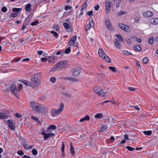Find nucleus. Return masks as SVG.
<instances>
[{
	"label": "nucleus",
	"instance_id": "obj_1",
	"mask_svg": "<svg viewBox=\"0 0 158 158\" xmlns=\"http://www.w3.org/2000/svg\"><path fill=\"white\" fill-rule=\"evenodd\" d=\"M30 106L34 110L42 113H45L48 111L47 107L44 105L40 104L34 101L30 102Z\"/></svg>",
	"mask_w": 158,
	"mask_h": 158
},
{
	"label": "nucleus",
	"instance_id": "obj_2",
	"mask_svg": "<svg viewBox=\"0 0 158 158\" xmlns=\"http://www.w3.org/2000/svg\"><path fill=\"white\" fill-rule=\"evenodd\" d=\"M41 73H37L32 76L31 82L33 88H35L40 86L41 82Z\"/></svg>",
	"mask_w": 158,
	"mask_h": 158
},
{
	"label": "nucleus",
	"instance_id": "obj_3",
	"mask_svg": "<svg viewBox=\"0 0 158 158\" xmlns=\"http://www.w3.org/2000/svg\"><path fill=\"white\" fill-rule=\"evenodd\" d=\"M64 107V104L63 102L60 104V108L57 110L55 109H52L50 110L51 115L53 117H55L62 112Z\"/></svg>",
	"mask_w": 158,
	"mask_h": 158
},
{
	"label": "nucleus",
	"instance_id": "obj_4",
	"mask_svg": "<svg viewBox=\"0 0 158 158\" xmlns=\"http://www.w3.org/2000/svg\"><path fill=\"white\" fill-rule=\"evenodd\" d=\"M94 91L99 95L102 97L104 96L106 94L105 92L103 91L102 88L99 86H96L94 88Z\"/></svg>",
	"mask_w": 158,
	"mask_h": 158
},
{
	"label": "nucleus",
	"instance_id": "obj_5",
	"mask_svg": "<svg viewBox=\"0 0 158 158\" xmlns=\"http://www.w3.org/2000/svg\"><path fill=\"white\" fill-rule=\"evenodd\" d=\"M67 64V62L65 60L59 61L56 64V67L59 69H60L65 68Z\"/></svg>",
	"mask_w": 158,
	"mask_h": 158
},
{
	"label": "nucleus",
	"instance_id": "obj_6",
	"mask_svg": "<svg viewBox=\"0 0 158 158\" xmlns=\"http://www.w3.org/2000/svg\"><path fill=\"white\" fill-rule=\"evenodd\" d=\"M10 91L15 95L16 97H18V94L17 92L16 86L15 85H12L10 87Z\"/></svg>",
	"mask_w": 158,
	"mask_h": 158
},
{
	"label": "nucleus",
	"instance_id": "obj_7",
	"mask_svg": "<svg viewBox=\"0 0 158 158\" xmlns=\"http://www.w3.org/2000/svg\"><path fill=\"white\" fill-rule=\"evenodd\" d=\"M118 26L120 28L125 32H128L130 31V27L127 25H124L122 23L118 24Z\"/></svg>",
	"mask_w": 158,
	"mask_h": 158
},
{
	"label": "nucleus",
	"instance_id": "obj_8",
	"mask_svg": "<svg viewBox=\"0 0 158 158\" xmlns=\"http://www.w3.org/2000/svg\"><path fill=\"white\" fill-rule=\"evenodd\" d=\"M81 73L80 68L79 67L75 68L72 71V75L74 77L78 76Z\"/></svg>",
	"mask_w": 158,
	"mask_h": 158
},
{
	"label": "nucleus",
	"instance_id": "obj_9",
	"mask_svg": "<svg viewBox=\"0 0 158 158\" xmlns=\"http://www.w3.org/2000/svg\"><path fill=\"white\" fill-rule=\"evenodd\" d=\"M105 23V26L109 30L112 31L113 30L112 26L110 20L108 19H106Z\"/></svg>",
	"mask_w": 158,
	"mask_h": 158
},
{
	"label": "nucleus",
	"instance_id": "obj_10",
	"mask_svg": "<svg viewBox=\"0 0 158 158\" xmlns=\"http://www.w3.org/2000/svg\"><path fill=\"white\" fill-rule=\"evenodd\" d=\"M143 15L144 17L148 18L152 16L153 15V13L152 11H147L144 12Z\"/></svg>",
	"mask_w": 158,
	"mask_h": 158
},
{
	"label": "nucleus",
	"instance_id": "obj_11",
	"mask_svg": "<svg viewBox=\"0 0 158 158\" xmlns=\"http://www.w3.org/2000/svg\"><path fill=\"white\" fill-rule=\"evenodd\" d=\"M7 123L8 124L9 127L11 130H14L15 129V127L13 123V121L8 120L7 121Z\"/></svg>",
	"mask_w": 158,
	"mask_h": 158
},
{
	"label": "nucleus",
	"instance_id": "obj_12",
	"mask_svg": "<svg viewBox=\"0 0 158 158\" xmlns=\"http://www.w3.org/2000/svg\"><path fill=\"white\" fill-rule=\"evenodd\" d=\"M29 142L23 138L22 139V144L25 149L26 150L28 149V147Z\"/></svg>",
	"mask_w": 158,
	"mask_h": 158
},
{
	"label": "nucleus",
	"instance_id": "obj_13",
	"mask_svg": "<svg viewBox=\"0 0 158 158\" xmlns=\"http://www.w3.org/2000/svg\"><path fill=\"white\" fill-rule=\"evenodd\" d=\"M77 39V36L74 35L70 39L69 43V45L70 46H73L75 44V41Z\"/></svg>",
	"mask_w": 158,
	"mask_h": 158
},
{
	"label": "nucleus",
	"instance_id": "obj_14",
	"mask_svg": "<svg viewBox=\"0 0 158 158\" xmlns=\"http://www.w3.org/2000/svg\"><path fill=\"white\" fill-rule=\"evenodd\" d=\"M113 3L110 2H106L105 6L106 10H110L112 6Z\"/></svg>",
	"mask_w": 158,
	"mask_h": 158
},
{
	"label": "nucleus",
	"instance_id": "obj_15",
	"mask_svg": "<svg viewBox=\"0 0 158 158\" xmlns=\"http://www.w3.org/2000/svg\"><path fill=\"white\" fill-rule=\"evenodd\" d=\"M63 25L66 29H68L67 31L68 32H71L73 31L72 27H70V25L67 23H64Z\"/></svg>",
	"mask_w": 158,
	"mask_h": 158
},
{
	"label": "nucleus",
	"instance_id": "obj_16",
	"mask_svg": "<svg viewBox=\"0 0 158 158\" xmlns=\"http://www.w3.org/2000/svg\"><path fill=\"white\" fill-rule=\"evenodd\" d=\"M149 22L152 24L156 25L158 24V18H152L149 19Z\"/></svg>",
	"mask_w": 158,
	"mask_h": 158
},
{
	"label": "nucleus",
	"instance_id": "obj_17",
	"mask_svg": "<svg viewBox=\"0 0 158 158\" xmlns=\"http://www.w3.org/2000/svg\"><path fill=\"white\" fill-rule=\"evenodd\" d=\"M55 134L53 133H51L48 134H45L44 137V140H46L48 138H49L51 137H52L54 136H55Z\"/></svg>",
	"mask_w": 158,
	"mask_h": 158
},
{
	"label": "nucleus",
	"instance_id": "obj_18",
	"mask_svg": "<svg viewBox=\"0 0 158 158\" xmlns=\"http://www.w3.org/2000/svg\"><path fill=\"white\" fill-rule=\"evenodd\" d=\"M56 129V126L54 125H50L47 129V132L48 133L51 132V130H55Z\"/></svg>",
	"mask_w": 158,
	"mask_h": 158
},
{
	"label": "nucleus",
	"instance_id": "obj_19",
	"mask_svg": "<svg viewBox=\"0 0 158 158\" xmlns=\"http://www.w3.org/2000/svg\"><path fill=\"white\" fill-rule=\"evenodd\" d=\"M15 12L12 13L9 16L10 18H11V17L15 18L18 15V13L21 10H13Z\"/></svg>",
	"mask_w": 158,
	"mask_h": 158
},
{
	"label": "nucleus",
	"instance_id": "obj_20",
	"mask_svg": "<svg viewBox=\"0 0 158 158\" xmlns=\"http://www.w3.org/2000/svg\"><path fill=\"white\" fill-rule=\"evenodd\" d=\"M115 46L117 48L120 49L121 47V45L119 42V40L117 39H116L114 41Z\"/></svg>",
	"mask_w": 158,
	"mask_h": 158
},
{
	"label": "nucleus",
	"instance_id": "obj_21",
	"mask_svg": "<svg viewBox=\"0 0 158 158\" xmlns=\"http://www.w3.org/2000/svg\"><path fill=\"white\" fill-rule=\"evenodd\" d=\"M65 78L68 80H69L72 81L78 82L79 81V79H77L75 78H73L71 77H68L64 78V79Z\"/></svg>",
	"mask_w": 158,
	"mask_h": 158
},
{
	"label": "nucleus",
	"instance_id": "obj_22",
	"mask_svg": "<svg viewBox=\"0 0 158 158\" xmlns=\"http://www.w3.org/2000/svg\"><path fill=\"white\" fill-rule=\"evenodd\" d=\"M20 81L22 83L24 84L25 85L28 86H32L31 84V82H30L28 81L25 80H20Z\"/></svg>",
	"mask_w": 158,
	"mask_h": 158
},
{
	"label": "nucleus",
	"instance_id": "obj_23",
	"mask_svg": "<svg viewBox=\"0 0 158 158\" xmlns=\"http://www.w3.org/2000/svg\"><path fill=\"white\" fill-rule=\"evenodd\" d=\"M98 54L99 56L102 58H103L104 56H106V54L104 52L103 50L100 48L98 50Z\"/></svg>",
	"mask_w": 158,
	"mask_h": 158
},
{
	"label": "nucleus",
	"instance_id": "obj_24",
	"mask_svg": "<svg viewBox=\"0 0 158 158\" xmlns=\"http://www.w3.org/2000/svg\"><path fill=\"white\" fill-rule=\"evenodd\" d=\"M8 116L5 113H0V119H6L8 118Z\"/></svg>",
	"mask_w": 158,
	"mask_h": 158
},
{
	"label": "nucleus",
	"instance_id": "obj_25",
	"mask_svg": "<svg viewBox=\"0 0 158 158\" xmlns=\"http://www.w3.org/2000/svg\"><path fill=\"white\" fill-rule=\"evenodd\" d=\"M90 119L89 116L88 115H86L85 117L81 118L80 121L82 122L85 121H88Z\"/></svg>",
	"mask_w": 158,
	"mask_h": 158
},
{
	"label": "nucleus",
	"instance_id": "obj_26",
	"mask_svg": "<svg viewBox=\"0 0 158 158\" xmlns=\"http://www.w3.org/2000/svg\"><path fill=\"white\" fill-rule=\"evenodd\" d=\"M89 25H90L91 27H94V21L92 19V18H89Z\"/></svg>",
	"mask_w": 158,
	"mask_h": 158
},
{
	"label": "nucleus",
	"instance_id": "obj_27",
	"mask_svg": "<svg viewBox=\"0 0 158 158\" xmlns=\"http://www.w3.org/2000/svg\"><path fill=\"white\" fill-rule=\"evenodd\" d=\"M103 58L107 62L110 63L111 62L110 58L106 55V56H103Z\"/></svg>",
	"mask_w": 158,
	"mask_h": 158
},
{
	"label": "nucleus",
	"instance_id": "obj_28",
	"mask_svg": "<svg viewBox=\"0 0 158 158\" xmlns=\"http://www.w3.org/2000/svg\"><path fill=\"white\" fill-rule=\"evenodd\" d=\"M28 23L29 22L27 21V18L26 19H25L24 21V24L23 25V27L21 28V30H23L26 28V26H25V25H28Z\"/></svg>",
	"mask_w": 158,
	"mask_h": 158
},
{
	"label": "nucleus",
	"instance_id": "obj_29",
	"mask_svg": "<svg viewBox=\"0 0 158 158\" xmlns=\"http://www.w3.org/2000/svg\"><path fill=\"white\" fill-rule=\"evenodd\" d=\"M56 57L54 56H50L48 57V61L49 63H52L53 62Z\"/></svg>",
	"mask_w": 158,
	"mask_h": 158
},
{
	"label": "nucleus",
	"instance_id": "obj_30",
	"mask_svg": "<svg viewBox=\"0 0 158 158\" xmlns=\"http://www.w3.org/2000/svg\"><path fill=\"white\" fill-rule=\"evenodd\" d=\"M134 48L135 51H140L142 49L141 47L137 45L134 46Z\"/></svg>",
	"mask_w": 158,
	"mask_h": 158
},
{
	"label": "nucleus",
	"instance_id": "obj_31",
	"mask_svg": "<svg viewBox=\"0 0 158 158\" xmlns=\"http://www.w3.org/2000/svg\"><path fill=\"white\" fill-rule=\"evenodd\" d=\"M71 147H70V151L72 155V156H73L75 155V152L74 148L73 147L72 145V143H71L70 144Z\"/></svg>",
	"mask_w": 158,
	"mask_h": 158
},
{
	"label": "nucleus",
	"instance_id": "obj_32",
	"mask_svg": "<svg viewBox=\"0 0 158 158\" xmlns=\"http://www.w3.org/2000/svg\"><path fill=\"white\" fill-rule=\"evenodd\" d=\"M94 117L96 118H101L103 117V115L102 113H98L95 115Z\"/></svg>",
	"mask_w": 158,
	"mask_h": 158
},
{
	"label": "nucleus",
	"instance_id": "obj_33",
	"mask_svg": "<svg viewBox=\"0 0 158 158\" xmlns=\"http://www.w3.org/2000/svg\"><path fill=\"white\" fill-rule=\"evenodd\" d=\"M143 132L145 135H150L152 134V131H144Z\"/></svg>",
	"mask_w": 158,
	"mask_h": 158
},
{
	"label": "nucleus",
	"instance_id": "obj_34",
	"mask_svg": "<svg viewBox=\"0 0 158 158\" xmlns=\"http://www.w3.org/2000/svg\"><path fill=\"white\" fill-rule=\"evenodd\" d=\"M154 42V39L152 37H150L148 39V43L149 44H152Z\"/></svg>",
	"mask_w": 158,
	"mask_h": 158
},
{
	"label": "nucleus",
	"instance_id": "obj_35",
	"mask_svg": "<svg viewBox=\"0 0 158 158\" xmlns=\"http://www.w3.org/2000/svg\"><path fill=\"white\" fill-rule=\"evenodd\" d=\"M117 37L118 38L120 42H123V37L120 34L116 35Z\"/></svg>",
	"mask_w": 158,
	"mask_h": 158
},
{
	"label": "nucleus",
	"instance_id": "obj_36",
	"mask_svg": "<svg viewBox=\"0 0 158 158\" xmlns=\"http://www.w3.org/2000/svg\"><path fill=\"white\" fill-rule=\"evenodd\" d=\"M108 128V127L107 125H105L103 126L101 128L100 131H104L105 130H106Z\"/></svg>",
	"mask_w": 158,
	"mask_h": 158
},
{
	"label": "nucleus",
	"instance_id": "obj_37",
	"mask_svg": "<svg viewBox=\"0 0 158 158\" xmlns=\"http://www.w3.org/2000/svg\"><path fill=\"white\" fill-rule=\"evenodd\" d=\"M53 29L56 31H58L60 29V27L57 25H55L53 26Z\"/></svg>",
	"mask_w": 158,
	"mask_h": 158
},
{
	"label": "nucleus",
	"instance_id": "obj_38",
	"mask_svg": "<svg viewBox=\"0 0 158 158\" xmlns=\"http://www.w3.org/2000/svg\"><path fill=\"white\" fill-rule=\"evenodd\" d=\"M127 12L126 11H119L117 14V16H120L122 15H123V14H127Z\"/></svg>",
	"mask_w": 158,
	"mask_h": 158
},
{
	"label": "nucleus",
	"instance_id": "obj_39",
	"mask_svg": "<svg viewBox=\"0 0 158 158\" xmlns=\"http://www.w3.org/2000/svg\"><path fill=\"white\" fill-rule=\"evenodd\" d=\"M56 64L53 67L50 69V71L51 72H53L56 71L57 70L59 69L58 68H57V67H56Z\"/></svg>",
	"mask_w": 158,
	"mask_h": 158
},
{
	"label": "nucleus",
	"instance_id": "obj_40",
	"mask_svg": "<svg viewBox=\"0 0 158 158\" xmlns=\"http://www.w3.org/2000/svg\"><path fill=\"white\" fill-rule=\"evenodd\" d=\"M109 69L113 72L116 73V72L117 70L116 69V68L115 67L110 66L109 67Z\"/></svg>",
	"mask_w": 158,
	"mask_h": 158
},
{
	"label": "nucleus",
	"instance_id": "obj_41",
	"mask_svg": "<svg viewBox=\"0 0 158 158\" xmlns=\"http://www.w3.org/2000/svg\"><path fill=\"white\" fill-rule=\"evenodd\" d=\"M149 61L148 58L145 57L144 58L143 60V62L144 64H147Z\"/></svg>",
	"mask_w": 158,
	"mask_h": 158
},
{
	"label": "nucleus",
	"instance_id": "obj_42",
	"mask_svg": "<svg viewBox=\"0 0 158 158\" xmlns=\"http://www.w3.org/2000/svg\"><path fill=\"white\" fill-rule=\"evenodd\" d=\"M31 118L32 119L35 121L36 122L40 123V122L39 121V119L36 117H35L34 116H32L31 117Z\"/></svg>",
	"mask_w": 158,
	"mask_h": 158
},
{
	"label": "nucleus",
	"instance_id": "obj_43",
	"mask_svg": "<svg viewBox=\"0 0 158 158\" xmlns=\"http://www.w3.org/2000/svg\"><path fill=\"white\" fill-rule=\"evenodd\" d=\"M51 33L52 34H53L54 35V36L57 38L58 36V34L56 32L54 31H51Z\"/></svg>",
	"mask_w": 158,
	"mask_h": 158
},
{
	"label": "nucleus",
	"instance_id": "obj_44",
	"mask_svg": "<svg viewBox=\"0 0 158 158\" xmlns=\"http://www.w3.org/2000/svg\"><path fill=\"white\" fill-rule=\"evenodd\" d=\"M39 23V22L38 20H36L31 23V25L32 26H35L37 25Z\"/></svg>",
	"mask_w": 158,
	"mask_h": 158
},
{
	"label": "nucleus",
	"instance_id": "obj_45",
	"mask_svg": "<svg viewBox=\"0 0 158 158\" xmlns=\"http://www.w3.org/2000/svg\"><path fill=\"white\" fill-rule=\"evenodd\" d=\"M31 8V4L30 3L27 4L25 6L26 10H30Z\"/></svg>",
	"mask_w": 158,
	"mask_h": 158
},
{
	"label": "nucleus",
	"instance_id": "obj_46",
	"mask_svg": "<svg viewBox=\"0 0 158 158\" xmlns=\"http://www.w3.org/2000/svg\"><path fill=\"white\" fill-rule=\"evenodd\" d=\"M123 53L125 55H131V53L130 52L126 50H124L123 51Z\"/></svg>",
	"mask_w": 158,
	"mask_h": 158
},
{
	"label": "nucleus",
	"instance_id": "obj_47",
	"mask_svg": "<svg viewBox=\"0 0 158 158\" xmlns=\"http://www.w3.org/2000/svg\"><path fill=\"white\" fill-rule=\"evenodd\" d=\"M32 153L33 155H36L38 153V152L36 149L34 148L32 150Z\"/></svg>",
	"mask_w": 158,
	"mask_h": 158
},
{
	"label": "nucleus",
	"instance_id": "obj_48",
	"mask_svg": "<svg viewBox=\"0 0 158 158\" xmlns=\"http://www.w3.org/2000/svg\"><path fill=\"white\" fill-rule=\"evenodd\" d=\"M63 94L64 96L66 97L70 98L72 97L71 94H70L64 93Z\"/></svg>",
	"mask_w": 158,
	"mask_h": 158
},
{
	"label": "nucleus",
	"instance_id": "obj_49",
	"mask_svg": "<svg viewBox=\"0 0 158 158\" xmlns=\"http://www.w3.org/2000/svg\"><path fill=\"white\" fill-rule=\"evenodd\" d=\"M126 148L128 150L131 151H133L135 150V148H134L129 146H127Z\"/></svg>",
	"mask_w": 158,
	"mask_h": 158
},
{
	"label": "nucleus",
	"instance_id": "obj_50",
	"mask_svg": "<svg viewBox=\"0 0 158 158\" xmlns=\"http://www.w3.org/2000/svg\"><path fill=\"white\" fill-rule=\"evenodd\" d=\"M71 52V49L70 47L67 48L64 51V52L66 54H68Z\"/></svg>",
	"mask_w": 158,
	"mask_h": 158
},
{
	"label": "nucleus",
	"instance_id": "obj_51",
	"mask_svg": "<svg viewBox=\"0 0 158 158\" xmlns=\"http://www.w3.org/2000/svg\"><path fill=\"white\" fill-rule=\"evenodd\" d=\"M87 7V4L86 3H85L82 6L81 10H84L86 9Z\"/></svg>",
	"mask_w": 158,
	"mask_h": 158
},
{
	"label": "nucleus",
	"instance_id": "obj_52",
	"mask_svg": "<svg viewBox=\"0 0 158 158\" xmlns=\"http://www.w3.org/2000/svg\"><path fill=\"white\" fill-rule=\"evenodd\" d=\"M56 80V78L54 77H52L50 79V81L52 82V83H54Z\"/></svg>",
	"mask_w": 158,
	"mask_h": 158
},
{
	"label": "nucleus",
	"instance_id": "obj_53",
	"mask_svg": "<svg viewBox=\"0 0 158 158\" xmlns=\"http://www.w3.org/2000/svg\"><path fill=\"white\" fill-rule=\"evenodd\" d=\"M64 142H63L62 143V146L61 148V150H62V152L63 153L64 151Z\"/></svg>",
	"mask_w": 158,
	"mask_h": 158
},
{
	"label": "nucleus",
	"instance_id": "obj_54",
	"mask_svg": "<svg viewBox=\"0 0 158 158\" xmlns=\"http://www.w3.org/2000/svg\"><path fill=\"white\" fill-rule=\"evenodd\" d=\"M17 153L19 155L21 156L23 155L24 154L23 152L21 150L18 151L17 152Z\"/></svg>",
	"mask_w": 158,
	"mask_h": 158
},
{
	"label": "nucleus",
	"instance_id": "obj_55",
	"mask_svg": "<svg viewBox=\"0 0 158 158\" xmlns=\"http://www.w3.org/2000/svg\"><path fill=\"white\" fill-rule=\"evenodd\" d=\"M136 66L138 67L140 69H141V65H140L139 62L137 61H136Z\"/></svg>",
	"mask_w": 158,
	"mask_h": 158
},
{
	"label": "nucleus",
	"instance_id": "obj_56",
	"mask_svg": "<svg viewBox=\"0 0 158 158\" xmlns=\"http://www.w3.org/2000/svg\"><path fill=\"white\" fill-rule=\"evenodd\" d=\"M72 9V7L71 6H66L65 7V10H70Z\"/></svg>",
	"mask_w": 158,
	"mask_h": 158
},
{
	"label": "nucleus",
	"instance_id": "obj_57",
	"mask_svg": "<svg viewBox=\"0 0 158 158\" xmlns=\"http://www.w3.org/2000/svg\"><path fill=\"white\" fill-rule=\"evenodd\" d=\"M15 116L18 118H20L22 117V115L19 113H16L15 114Z\"/></svg>",
	"mask_w": 158,
	"mask_h": 158
},
{
	"label": "nucleus",
	"instance_id": "obj_58",
	"mask_svg": "<svg viewBox=\"0 0 158 158\" xmlns=\"http://www.w3.org/2000/svg\"><path fill=\"white\" fill-rule=\"evenodd\" d=\"M93 10H90L87 13V15L89 16H91L93 14Z\"/></svg>",
	"mask_w": 158,
	"mask_h": 158
},
{
	"label": "nucleus",
	"instance_id": "obj_59",
	"mask_svg": "<svg viewBox=\"0 0 158 158\" xmlns=\"http://www.w3.org/2000/svg\"><path fill=\"white\" fill-rule=\"evenodd\" d=\"M134 20L135 23H138L140 19L138 17H135Z\"/></svg>",
	"mask_w": 158,
	"mask_h": 158
},
{
	"label": "nucleus",
	"instance_id": "obj_60",
	"mask_svg": "<svg viewBox=\"0 0 158 158\" xmlns=\"http://www.w3.org/2000/svg\"><path fill=\"white\" fill-rule=\"evenodd\" d=\"M23 88V85L22 84H20L19 85L18 87V91H20Z\"/></svg>",
	"mask_w": 158,
	"mask_h": 158
},
{
	"label": "nucleus",
	"instance_id": "obj_61",
	"mask_svg": "<svg viewBox=\"0 0 158 158\" xmlns=\"http://www.w3.org/2000/svg\"><path fill=\"white\" fill-rule=\"evenodd\" d=\"M91 27L89 24H88L85 27V30L86 31H87L88 30H89Z\"/></svg>",
	"mask_w": 158,
	"mask_h": 158
},
{
	"label": "nucleus",
	"instance_id": "obj_62",
	"mask_svg": "<svg viewBox=\"0 0 158 158\" xmlns=\"http://www.w3.org/2000/svg\"><path fill=\"white\" fill-rule=\"evenodd\" d=\"M46 98V96L45 95H42L40 98V99L41 100H44Z\"/></svg>",
	"mask_w": 158,
	"mask_h": 158
},
{
	"label": "nucleus",
	"instance_id": "obj_63",
	"mask_svg": "<svg viewBox=\"0 0 158 158\" xmlns=\"http://www.w3.org/2000/svg\"><path fill=\"white\" fill-rule=\"evenodd\" d=\"M41 60L42 62H45L48 60V59L46 57L42 58Z\"/></svg>",
	"mask_w": 158,
	"mask_h": 158
},
{
	"label": "nucleus",
	"instance_id": "obj_64",
	"mask_svg": "<svg viewBox=\"0 0 158 158\" xmlns=\"http://www.w3.org/2000/svg\"><path fill=\"white\" fill-rule=\"evenodd\" d=\"M126 41L127 43L129 44H131L132 42L130 39L127 38L126 39Z\"/></svg>",
	"mask_w": 158,
	"mask_h": 158
}]
</instances>
